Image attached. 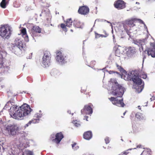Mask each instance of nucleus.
<instances>
[{
    "mask_svg": "<svg viewBox=\"0 0 155 155\" xmlns=\"http://www.w3.org/2000/svg\"><path fill=\"white\" fill-rule=\"evenodd\" d=\"M110 82L113 84L112 88V94L117 97H111L109 98V99L113 104L119 107H124L125 104L123 102V99H119L118 98L121 97L124 94V91L123 87L118 84L115 79H111Z\"/></svg>",
    "mask_w": 155,
    "mask_h": 155,
    "instance_id": "nucleus-1",
    "label": "nucleus"
},
{
    "mask_svg": "<svg viewBox=\"0 0 155 155\" xmlns=\"http://www.w3.org/2000/svg\"><path fill=\"white\" fill-rule=\"evenodd\" d=\"M31 108L27 104H24L21 106L16 111V113H11L13 118L17 120H21V118L28 115L31 112Z\"/></svg>",
    "mask_w": 155,
    "mask_h": 155,
    "instance_id": "nucleus-2",
    "label": "nucleus"
},
{
    "mask_svg": "<svg viewBox=\"0 0 155 155\" xmlns=\"http://www.w3.org/2000/svg\"><path fill=\"white\" fill-rule=\"evenodd\" d=\"M131 78L134 83L133 87L138 92H141L143 88L144 83H142V80L140 78L138 72L137 71H132Z\"/></svg>",
    "mask_w": 155,
    "mask_h": 155,
    "instance_id": "nucleus-3",
    "label": "nucleus"
},
{
    "mask_svg": "<svg viewBox=\"0 0 155 155\" xmlns=\"http://www.w3.org/2000/svg\"><path fill=\"white\" fill-rule=\"evenodd\" d=\"M11 47L12 49L17 51H25L26 49V45L22 41L18 38H16L14 41V43L12 44Z\"/></svg>",
    "mask_w": 155,
    "mask_h": 155,
    "instance_id": "nucleus-4",
    "label": "nucleus"
},
{
    "mask_svg": "<svg viewBox=\"0 0 155 155\" xmlns=\"http://www.w3.org/2000/svg\"><path fill=\"white\" fill-rule=\"evenodd\" d=\"M12 34L10 28L5 25H1L0 27V36L4 39H8Z\"/></svg>",
    "mask_w": 155,
    "mask_h": 155,
    "instance_id": "nucleus-5",
    "label": "nucleus"
},
{
    "mask_svg": "<svg viewBox=\"0 0 155 155\" xmlns=\"http://www.w3.org/2000/svg\"><path fill=\"white\" fill-rule=\"evenodd\" d=\"M2 55H0V73L8 72L9 69L8 62H3Z\"/></svg>",
    "mask_w": 155,
    "mask_h": 155,
    "instance_id": "nucleus-6",
    "label": "nucleus"
},
{
    "mask_svg": "<svg viewBox=\"0 0 155 155\" xmlns=\"http://www.w3.org/2000/svg\"><path fill=\"white\" fill-rule=\"evenodd\" d=\"M51 55L49 52L45 51L42 58V64L45 67H48L50 64Z\"/></svg>",
    "mask_w": 155,
    "mask_h": 155,
    "instance_id": "nucleus-7",
    "label": "nucleus"
},
{
    "mask_svg": "<svg viewBox=\"0 0 155 155\" xmlns=\"http://www.w3.org/2000/svg\"><path fill=\"white\" fill-rule=\"evenodd\" d=\"M146 51L148 56L151 55L152 57L153 58L155 57V42L150 43V47L143 52V54L144 55L143 59L146 58V56L144 54H146Z\"/></svg>",
    "mask_w": 155,
    "mask_h": 155,
    "instance_id": "nucleus-8",
    "label": "nucleus"
},
{
    "mask_svg": "<svg viewBox=\"0 0 155 155\" xmlns=\"http://www.w3.org/2000/svg\"><path fill=\"white\" fill-rule=\"evenodd\" d=\"M64 137V135L61 132H60L57 133L55 135L54 134L51 135L50 139L53 142L58 144Z\"/></svg>",
    "mask_w": 155,
    "mask_h": 155,
    "instance_id": "nucleus-9",
    "label": "nucleus"
},
{
    "mask_svg": "<svg viewBox=\"0 0 155 155\" xmlns=\"http://www.w3.org/2000/svg\"><path fill=\"white\" fill-rule=\"evenodd\" d=\"M5 130L7 131L9 134L14 135L16 133L18 127L15 125H8L5 128Z\"/></svg>",
    "mask_w": 155,
    "mask_h": 155,
    "instance_id": "nucleus-10",
    "label": "nucleus"
},
{
    "mask_svg": "<svg viewBox=\"0 0 155 155\" xmlns=\"http://www.w3.org/2000/svg\"><path fill=\"white\" fill-rule=\"evenodd\" d=\"M93 106L91 103L84 106V108L81 110L82 114H84V111H86V113L88 114H91L93 113L92 107Z\"/></svg>",
    "mask_w": 155,
    "mask_h": 155,
    "instance_id": "nucleus-11",
    "label": "nucleus"
},
{
    "mask_svg": "<svg viewBox=\"0 0 155 155\" xmlns=\"http://www.w3.org/2000/svg\"><path fill=\"white\" fill-rule=\"evenodd\" d=\"M114 5L118 9H123L126 7V3L122 0H118L115 2Z\"/></svg>",
    "mask_w": 155,
    "mask_h": 155,
    "instance_id": "nucleus-12",
    "label": "nucleus"
},
{
    "mask_svg": "<svg viewBox=\"0 0 155 155\" xmlns=\"http://www.w3.org/2000/svg\"><path fill=\"white\" fill-rule=\"evenodd\" d=\"M78 13L81 15H86L89 12V8L87 6H82L79 7L78 11Z\"/></svg>",
    "mask_w": 155,
    "mask_h": 155,
    "instance_id": "nucleus-13",
    "label": "nucleus"
},
{
    "mask_svg": "<svg viewBox=\"0 0 155 155\" xmlns=\"http://www.w3.org/2000/svg\"><path fill=\"white\" fill-rule=\"evenodd\" d=\"M137 20L138 21L141 23H143V21L140 19L136 18H132L130 20L127 21H126V25L124 26L127 27H130V28L131 27H133L135 25L134 23Z\"/></svg>",
    "mask_w": 155,
    "mask_h": 155,
    "instance_id": "nucleus-14",
    "label": "nucleus"
},
{
    "mask_svg": "<svg viewBox=\"0 0 155 155\" xmlns=\"http://www.w3.org/2000/svg\"><path fill=\"white\" fill-rule=\"evenodd\" d=\"M56 59L59 62L64 63L66 61V57H64L61 52L59 51H57Z\"/></svg>",
    "mask_w": 155,
    "mask_h": 155,
    "instance_id": "nucleus-15",
    "label": "nucleus"
},
{
    "mask_svg": "<svg viewBox=\"0 0 155 155\" xmlns=\"http://www.w3.org/2000/svg\"><path fill=\"white\" fill-rule=\"evenodd\" d=\"M41 28L38 26H34L31 30L30 33L33 37H35L37 35V33H41Z\"/></svg>",
    "mask_w": 155,
    "mask_h": 155,
    "instance_id": "nucleus-16",
    "label": "nucleus"
},
{
    "mask_svg": "<svg viewBox=\"0 0 155 155\" xmlns=\"http://www.w3.org/2000/svg\"><path fill=\"white\" fill-rule=\"evenodd\" d=\"M38 114H35L36 117H37L38 119H34L33 118L30 121L28 124H26L25 125V127H27L28 126L31 124V123L35 124L37 123H38L39 121V118L41 117V116L39 114V115H38Z\"/></svg>",
    "mask_w": 155,
    "mask_h": 155,
    "instance_id": "nucleus-17",
    "label": "nucleus"
},
{
    "mask_svg": "<svg viewBox=\"0 0 155 155\" xmlns=\"http://www.w3.org/2000/svg\"><path fill=\"white\" fill-rule=\"evenodd\" d=\"M92 137V134L91 131H88L85 132L83 134L84 139L87 140L91 139Z\"/></svg>",
    "mask_w": 155,
    "mask_h": 155,
    "instance_id": "nucleus-18",
    "label": "nucleus"
},
{
    "mask_svg": "<svg viewBox=\"0 0 155 155\" xmlns=\"http://www.w3.org/2000/svg\"><path fill=\"white\" fill-rule=\"evenodd\" d=\"M21 33L22 34V36L24 38L25 41L26 42L29 41V39L28 35L27 34L26 28H24L21 30Z\"/></svg>",
    "mask_w": 155,
    "mask_h": 155,
    "instance_id": "nucleus-19",
    "label": "nucleus"
},
{
    "mask_svg": "<svg viewBox=\"0 0 155 155\" xmlns=\"http://www.w3.org/2000/svg\"><path fill=\"white\" fill-rule=\"evenodd\" d=\"M74 26L77 28H82L83 27V24L78 20H74L73 22Z\"/></svg>",
    "mask_w": 155,
    "mask_h": 155,
    "instance_id": "nucleus-20",
    "label": "nucleus"
},
{
    "mask_svg": "<svg viewBox=\"0 0 155 155\" xmlns=\"http://www.w3.org/2000/svg\"><path fill=\"white\" fill-rule=\"evenodd\" d=\"M18 106L16 105H13L12 106L10 109L9 114L10 116L13 117V116L11 114V113H16V110L17 109Z\"/></svg>",
    "mask_w": 155,
    "mask_h": 155,
    "instance_id": "nucleus-21",
    "label": "nucleus"
},
{
    "mask_svg": "<svg viewBox=\"0 0 155 155\" xmlns=\"http://www.w3.org/2000/svg\"><path fill=\"white\" fill-rule=\"evenodd\" d=\"M10 0H2L0 3V5L1 7L3 8H5L6 7V5L8 3Z\"/></svg>",
    "mask_w": 155,
    "mask_h": 155,
    "instance_id": "nucleus-22",
    "label": "nucleus"
},
{
    "mask_svg": "<svg viewBox=\"0 0 155 155\" xmlns=\"http://www.w3.org/2000/svg\"><path fill=\"white\" fill-rule=\"evenodd\" d=\"M86 62L87 64L91 67H94L96 64L95 61H91V60L89 59H88L87 61H86Z\"/></svg>",
    "mask_w": 155,
    "mask_h": 155,
    "instance_id": "nucleus-23",
    "label": "nucleus"
},
{
    "mask_svg": "<svg viewBox=\"0 0 155 155\" xmlns=\"http://www.w3.org/2000/svg\"><path fill=\"white\" fill-rule=\"evenodd\" d=\"M123 48L121 46H119L116 51V55L119 56L118 55L120 54H122L123 52Z\"/></svg>",
    "mask_w": 155,
    "mask_h": 155,
    "instance_id": "nucleus-24",
    "label": "nucleus"
},
{
    "mask_svg": "<svg viewBox=\"0 0 155 155\" xmlns=\"http://www.w3.org/2000/svg\"><path fill=\"white\" fill-rule=\"evenodd\" d=\"M135 117L140 120H143L144 119V117L143 116L142 114L139 112H137L136 114Z\"/></svg>",
    "mask_w": 155,
    "mask_h": 155,
    "instance_id": "nucleus-25",
    "label": "nucleus"
},
{
    "mask_svg": "<svg viewBox=\"0 0 155 155\" xmlns=\"http://www.w3.org/2000/svg\"><path fill=\"white\" fill-rule=\"evenodd\" d=\"M72 21L71 18H69L67 20L66 22V26L69 27H71L72 25Z\"/></svg>",
    "mask_w": 155,
    "mask_h": 155,
    "instance_id": "nucleus-26",
    "label": "nucleus"
},
{
    "mask_svg": "<svg viewBox=\"0 0 155 155\" xmlns=\"http://www.w3.org/2000/svg\"><path fill=\"white\" fill-rule=\"evenodd\" d=\"M95 35L96 38H99L100 37H106L108 35L106 34L105 35L100 34L95 32Z\"/></svg>",
    "mask_w": 155,
    "mask_h": 155,
    "instance_id": "nucleus-27",
    "label": "nucleus"
},
{
    "mask_svg": "<svg viewBox=\"0 0 155 155\" xmlns=\"http://www.w3.org/2000/svg\"><path fill=\"white\" fill-rule=\"evenodd\" d=\"M128 49L129 51L132 54H134L136 53V49L134 47H129Z\"/></svg>",
    "mask_w": 155,
    "mask_h": 155,
    "instance_id": "nucleus-28",
    "label": "nucleus"
},
{
    "mask_svg": "<svg viewBox=\"0 0 155 155\" xmlns=\"http://www.w3.org/2000/svg\"><path fill=\"white\" fill-rule=\"evenodd\" d=\"M116 65L117 68L119 70L120 72L123 71H124V69L121 66L119 65L118 64L116 63Z\"/></svg>",
    "mask_w": 155,
    "mask_h": 155,
    "instance_id": "nucleus-29",
    "label": "nucleus"
},
{
    "mask_svg": "<svg viewBox=\"0 0 155 155\" xmlns=\"http://www.w3.org/2000/svg\"><path fill=\"white\" fill-rule=\"evenodd\" d=\"M61 27L64 30L66 31H67L66 25H65L64 24L62 23L60 25Z\"/></svg>",
    "mask_w": 155,
    "mask_h": 155,
    "instance_id": "nucleus-30",
    "label": "nucleus"
},
{
    "mask_svg": "<svg viewBox=\"0 0 155 155\" xmlns=\"http://www.w3.org/2000/svg\"><path fill=\"white\" fill-rule=\"evenodd\" d=\"M124 29L126 31V32L127 33V35H130V28H127L126 27H125V26H124Z\"/></svg>",
    "mask_w": 155,
    "mask_h": 155,
    "instance_id": "nucleus-31",
    "label": "nucleus"
},
{
    "mask_svg": "<svg viewBox=\"0 0 155 155\" xmlns=\"http://www.w3.org/2000/svg\"><path fill=\"white\" fill-rule=\"evenodd\" d=\"M72 146L73 149L74 150H76L78 148V147L76 146V143H74L72 145Z\"/></svg>",
    "mask_w": 155,
    "mask_h": 155,
    "instance_id": "nucleus-32",
    "label": "nucleus"
},
{
    "mask_svg": "<svg viewBox=\"0 0 155 155\" xmlns=\"http://www.w3.org/2000/svg\"><path fill=\"white\" fill-rule=\"evenodd\" d=\"M15 102V101L14 100V99H10V100L8 101V102L6 104V105H7V104H8V105L9 104V103H14Z\"/></svg>",
    "mask_w": 155,
    "mask_h": 155,
    "instance_id": "nucleus-33",
    "label": "nucleus"
},
{
    "mask_svg": "<svg viewBox=\"0 0 155 155\" xmlns=\"http://www.w3.org/2000/svg\"><path fill=\"white\" fill-rule=\"evenodd\" d=\"M73 123L76 127H78L80 125V123L77 121L76 120L74 121Z\"/></svg>",
    "mask_w": 155,
    "mask_h": 155,
    "instance_id": "nucleus-34",
    "label": "nucleus"
},
{
    "mask_svg": "<svg viewBox=\"0 0 155 155\" xmlns=\"http://www.w3.org/2000/svg\"><path fill=\"white\" fill-rule=\"evenodd\" d=\"M57 72L54 71H52L51 72V76H55V74H57Z\"/></svg>",
    "mask_w": 155,
    "mask_h": 155,
    "instance_id": "nucleus-35",
    "label": "nucleus"
},
{
    "mask_svg": "<svg viewBox=\"0 0 155 155\" xmlns=\"http://www.w3.org/2000/svg\"><path fill=\"white\" fill-rule=\"evenodd\" d=\"M26 155H33L32 152L29 151H26Z\"/></svg>",
    "mask_w": 155,
    "mask_h": 155,
    "instance_id": "nucleus-36",
    "label": "nucleus"
},
{
    "mask_svg": "<svg viewBox=\"0 0 155 155\" xmlns=\"http://www.w3.org/2000/svg\"><path fill=\"white\" fill-rule=\"evenodd\" d=\"M105 140L106 144H107L109 142V139L108 138H106L105 139Z\"/></svg>",
    "mask_w": 155,
    "mask_h": 155,
    "instance_id": "nucleus-37",
    "label": "nucleus"
},
{
    "mask_svg": "<svg viewBox=\"0 0 155 155\" xmlns=\"http://www.w3.org/2000/svg\"><path fill=\"white\" fill-rule=\"evenodd\" d=\"M128 150H129L124 151L123 152V154H124L125 155H127L129 153Z\"/></svg>",
    "mask_w": 155,
    "mask_h": 155,
    "instance_id": "nucleus-38",
    "label": "nucleus"
},
{
    "mask_svg": "<svg viewBox=\"0 0 155 155\" xmlns=\"http://www.w3.org/2000/svg\"><path fill=\"white\" fill-rule=\"evenodd\" d=\"M141 77H142V78L144 79H145L147 77V75L146 74H144L143 75H142V76Z\"/></svg>",
    "mask_w": 155,
    "mask_h": 155,
    "instance_id": "nucleus-39",
    "label": "nucleus"
},
{
    "mask_svg": "<svg viewBox=\"0 0 155 155\" xmlns=\"http://www.w3.org/2000/svg\"><path fill=\"white\" fill-rule=\"evenodd\" d=\"M134 43L135 44L139 45L140 44V42H139L137 40H135L134 41Z\"/></svg>",
    "mask_w": 155,
    "mask_h": 155,
    "instance_id": "nucleus-40",
    "label": "nucleus"
},
{
    "mask_svg": "<svg viewBox=\"0 0 155 155\" xmlns=\"http://www.w3.org/2000/svg\"><path fill=\"white\" fill-rule=\"evenodd\" d=\"M88 117L87 116H85L84 117V120H86L87 121H88Z\"/></svg>",
    "mask_w": 155,
    "mask_h": 155,
    "instance_id": "nucleus-41",
    "label": "nucleus"
},
{
    "mask_svg": "<svg viewBox=\"0 0 155 155\" xmlns=\"http://www.w3.org/2000/svg\"><path fill=\"white\" fill-rule=\"evenodd\" d=\"M114 73V71H109V73L110 74H112L113 73Z\"/></svg>",
    "mask_w": 155,
    "mask_h": 155,
    "instance_id": "nucleus-42",
    "label": "nucleus"
},
{
    "mask_svg": "<svg viewBox=\"0 0 155 155\" xmlns=\"http://www.w3.org/2000/svg\"><path fill=\"white\" fill-rule=\"evenodd\" d=\"M141 145H138L137 146V148H141Z\"/></svg>",
    "mask_w": 155,
    "mask_h": 155,
    "instance_id": "nucleus-43",
    "label": "nucleus"
},
{
    "mask_svg": "<svg viewBox=\"0 0 155 155\" xmlns=\"http://www.w3.org/2000/svg\"><path fill=\"white\" fill-rule=\"evenodd\" d=\"M141 50L143 51V47H142V46H141V48H140V50H141Z\"/></svg>",
    "mask_w": 155,
    "mask_h": 155,
    "instance_id": "nucleus-44",
    "label": "nucleus"
},
{
    "mask_svg": "<svg viewBox=\"0 0 155 155\" xmlns=\"http://www.w3.org/2000/svg\"><path fill=\"white\" fill-rule=\"evenodd\" d=\"M138 107L139 109L141 110L140 107V106H138Z\"/></svg>",
    "mask_w": 155,
    "mask_h": 155,
    "instance_id": "nucleus-45",
    "label": "nucleus"
},
{
    "mask_svg": "<svg viewBox=\"0 0 155 155\" xmlns=\"http://www.w3.org/2000/svg\"><path fill=\"white\" fill-rule=\"evenodd\" d=\"M13 51V52H14V53L15 54H16L17 53L16 52V51Z\"/></svg>",
    "mask_w": 155,
    "mask_h": 155,
    "instance_id": "nucleus-46",
    "label": "nucleus"
},
{
    "mask_svg": "<svg viewBox=\"0 0 155 155\" xmlns=\"http://www.w3.org/2000/svg\"><path fill=\"white\" fill-rule=\"evenodd\" d=\"M126 112H124V113L123 114H124V115H125V114H126Z\"/></svg>",
    "mask_w": 155,
    "mask_h": 155,
    "instance_id": "nucleus-47",
    "label": "nucleus"
},
{
    "mask_svg": "<svg viewBox=\"0 0 155 155\" xmlns=\"http://www.w3.org/2000/svg\"><path fill=\"white\" fill-rule=\"evenodd\" d=\"M136 3V4H139V2H137Z\"/></svg>",
    "mask_w": 155,
    "mask_h": 155,
    "instance_id": "nucleus-48",
    "label": "nucleus"
},
{
    "mask_svg": "<svg viewBox=\"0 0 155 155\" xmlns=\"http://www.w3.org/2000/svg\"><path fill=\"white\" fill-rule=\"evenodd\" d=\"M71 31H73V30H72V29H71Z\"/></svg>",
    "mask_w": 155,
    "mask_h": 155,
    "instance_id": "nucleus-49",
    "label": "nucleus"
},
{
    "mask_svg": "<svg viewBox=\"0 0 155 155\" xmlns=\"http://www.w3.org/2000/svg\"><path fill=\"white\" fill-rule=\"evenodd\" d=\"M117 73H118L117 72H116Z\"/></svg>",
    "mask_w": 155,
    "mask_h": 155,
    "instance_id": "nucleus-50",
    "label": "nucleus"
}]
</instances>
